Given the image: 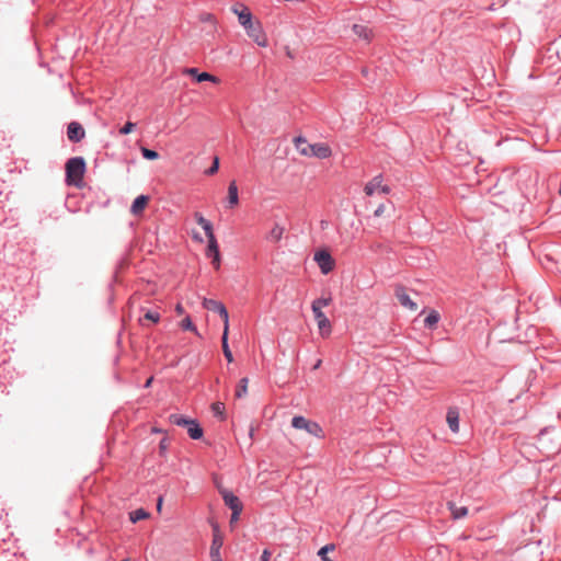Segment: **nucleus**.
Wrapping results in <instances>:
<instances>
[{
    "label": "nucleus",
    "instance_id": "37",
    "mask_svg": "<svg viewBox=\"0 0 561 561\" xmlns=\"http://www.w3.org/2000/svg\"><path fill=\"white\" fill-rule=\"evenodd\" d=\"M201 21L203 22H209V23H213L215 24L216 23V20H215V16L210 13H204L201 15Z\"/></svg>",
    "mask_w": 561,
    "mask_h": 561
},
{
    "label": "nucleus",
    "instance_id": "36",
    "mask_svg": "<svg viewBox=\"0 0 561 561\" xmlns=\"http://www.w3.org/2000/svg\"><path fill=\"white\" fill-rule=\"evenodd\" d=\"M219 160L215 158L213 165L206 171L207 174L211 175L218 171Z\"/></svg>",
    "mask_w": 561,
    "mask_h": 561
},
{
    "label": "nucleus",
    "instance_id": "22",
    "mask_svg": "<svg viewBox=\"0 0 561 561\" xmlns=\"http://www.w3.org/2000/svg\"><path fill=\"white\" fill-rule=\"evenodd\" d=\"M447 422H448L449 428L454 433H457L459 431V417H458L457 412L449 411L447 414Z\"/></svg>",
    "mask_w": 561,
    "mask_h": 561
},
{
    "label": "nucleus",
    "instance_id": "21",
    "mask_svg": "<svg viewBox=\"0 0 561 561\" xmlns=\"http://www.w3.org/2000/svg\"><path fill=\"white\" fill-rule=\"evenodd\" d=\"M222 545H224L222 536H217V538H213L211 545H210V551H209L210 558L221 556L220 550L222 548Z\"/></svg>",
    "mask_w": 561,
    "mask_h": 561
},
{
    "label": "nucleus",
    "instance_id": "5",
    "mask_svg": "<svg viewBox=\"0 0 561 561\" xmlns=\"http://www.w3.org/2000/svg\"><path fill=\"white\" fill-rule=\"evenodd\" d=\"M313 259L321 273L324 275L329 274L334 268V260L327 250L317 251Z\"/></svg>",
    "mask_w": 561,
    "mask_h": 561
},
{
    "label": "nucleus",
    "instance_id": "43",
    "mask_svg": "<svg viewBox=\"0 0 561 561\" xmlns=\"http://www.w3.org/2000/svg\"><path fill=\"white\" fill-rule=\"evenodd\" d=\"M152 380H153V378H152V377H150V378L146 381L145 387H146V388L150 387V386H151Z\"/></svg>",
    "mask_w": 561,
    "mask_h": 561
},
{
    "label": "nucleus",
    "instance_id": "27",
    "mask_svg": "<svg viewBox=\"0 0 561 561\" xmlns=\"http://www.w3.org/2000/svg\"><path fill=\"white\" fill-rule=\"evenodd\" d=\"M129 517H130V520L133 523H137L139 520H142V519L147 518L148 517V513L145 510L139 508V510H136V511L131 512Z\"/></svg>",
    "mask_w": 561,
    "mask_h": 561
},
{
    "label": "nucleus",
    "instance_id": "41",
    "mask_svg": "<svg viewBox=\"0 0 561 561\" xmlns=\"http://www.w3.org/2000/svg\"><path fill=\"white\" fill-rule=\"evenodd\" d=\"M270 558H271V552L268 550H264L262 552V556L260 558V561H270Z\"/></svg>",
    "mask_w": 561,
    "mask_h": 561
},
{
    "label": "nucleus",
    "instance_id": "31",
    "mask_svg": "<svg viewBox=\"0 0 561 561\" xmlns=\"http://www.w3.org/2000/svg\"><path fill=\"white\" fill-rule=\"evenodd\" d=\"M181 327H182V329H184V330H188V331H192V332H194V333L198 334L197 329H196V327L194 325V323L192 322V320H191V318H190V317H186V318H184V319L182 320V322H181Z\"/></svg>",
    "mask_w": 561,
    "mask_h": 561
},
{
    "label": "nucleus",
    "instance_id": "1",
    "mask_svg": "<svg viewBox=\"0 0 561 561\" xmlns=\"http://www.w3.org/2000/svg\"><path fill=\"white\" fill-rule=\"evenodd\" d=\"M295 147L298 152L306 157H316L318 159H327L332 154L329 145L324 142L309 144L305 138H295Z\"/></svg>",
    "mask_w": 561,
    "mask_h": 561
},
{
    "label": "nucleus",
    "instance_id": "15",
    "mask_svg": "<svg viewBox=\"0 0 561 561\" xmlns=\"http://www.w3.org/2000/svg\"><path fill=\"white\" fill-rule=\"evenodd\" d=\"M285 228L279 224H275L266 234V240L273 243H277L282 240Z\"/></svg>",
    "mask_w": 561,
    "mask_h": 561
},
{
    "label": "nucleus",
    "instance_id": "34",
    "mask_svg": "<svg viewBox=\"0 0 561 561\" xmlns=\"http://www.w3.org/2000/svg\"><path fill=\"white\" fill-rule=\"evenodd\" d=\"M145 319L150 320L152 322H158L160 320V314L157 311H147L145 313Z\"/></svg>",
    "mask_w": 561,
    "mask_h": 561
},
{
    "label": "nucleus",
    "instance_id": "8",
    "mask_svg": "<svg viewBox=\"0 0 561 561\" xmlns=\"http://www.w3.org/2000/svg\"><path fill=\"white\" fill-rule=\"evenodd\" d=\"M203 307L207 310L216 311L221 318H225V325H229V314L226 307L217 300L204 298Z\"/></svg>",
    "mask_w": 561,
    "mask_h": 561
},
{
    "label": "nucleus",
    "instance_id": "2",
    "mask_svg": "<svg viewBox=\"0 0 561 561\" xmlns=\"http://www.w3.org/2000/svg\"><path fill=\"white\" fill-rule=\"evenodd\" d=\"M85 172V161L82 157L70 158L66 163L67 183L79 186Z\"/></svg>",
    "mask_w": 561,
    "mask_h": 561
},
{
    "label": "nucleus",
    "instance_id": "29",
    "mask_svg": "<svg viewBox=\"0 0 561 561\" xmlns=\"http://www.w3.org/2000/svg\"><path fill=\"white\" fill-rule=\"evenodd\" d=\"M439 321V314L436 311H432L428 313V316L425 318L424 323L426 327H434Z\"/></svg>",
    "mask_w": 561,
    "mask_h": 561
},
{
    "label": "nucleus",
    "instance_id": "4",
    "mask_svg": "<svg viewBox=\"0 0 561 561\" xmlns=\"http://www.w3.org/2000/svg\"><path fill=\"white\" fill-rule=\"evenodd\" d=\"M247 35L252 38L259 46L266 47L268 42L263 31L262 24L259 21H253L250 25L244 27Z\"/></svg>",
    "mask_w": 561,
    "mask_h": 561
},
{
    "label": "nucleus",
    "instance_id": "10",
    "mask_svg": "<svg viewBox=\"0 0 561 561\" xmlns=\"http://www.w3.org/2000/svg\"><path fill=\"white\" fill-rule=\"evenodd\" d=\"M364 191L368 196H371L377 192L388 194L390 192V188L387 185H382L381 175H377L366 184Z\"/></svg>",
    "mask_w": 561,
    "mask_h": 561
},
{
    "label": "nucleus",
    "instance_id": "44",
    "mask_svg": "<svg viewBox=\"0 0 561 561\" xmlns=\"http://www.w3.org/2000/svg\"><path fill=\"white\" fill-rule=\"evenodd\" d=\"M321 365V359L317 360V363L313 366V369H318Z\"/></svg>",
    "mask_w": 561,
    "mask_h": 561
},
{
    "label": "nucleus",
    "instance_id": "12",
    "mask_svg": "<svg viewBox=\"0 0 561 561\" xmlns=\"http://www.w3.org/2000/svg\"><path fill=\"white\" fill-rule=\"evenodd\" d=\"M67 136L69 140L78 142L84 137V129L79 123L71 122L68 125Z\"/></svg>",
    "mask_w": 561,
    "mask_h": 561
},
{
    "label": "nucleus",
    "instance_id": "32",
    "mask_svg": "<svg viewBox=\"0 0 561 561\" xmlns=\"http://www.w3.org/2000/svg\"><path fill=\"white\" fill-rule=\"evenodd\" d=\"M211 410H213V413L216 416H220L221 419H224V416H225V405H224V403H221V402L213 403Z\"/></svg>",
    "mask_w": 561,
    "mask_h": 561
},
{
    "label": "nucleus",
    "instance_id": "20",
    "mask_svg": "<svg viewBox=\"0 0 561 561\" xmlns=\"http://www.w3.org/2000/svg\"><path fill=\"white\" fill-rule=\"evenodd\" d=\"M185 427L187 428V433L191 438L199 439L203 436V430L195 420H192Z\"/></svg>",
    "mask_w": 561,
    "mask_h": 561
},
{
    "label": "nucleus",
    "instance_id": "13",
    "mask_svg": "<svg viewBox=\"0 0 561 561\" xmlns=\"http://www.w3.org/2000/svg\"><path fill=\"white\" fill-rule=\"evenodd\" d=\"M396 296L399 300V302L404 307V308H408L409 310H416L417 309V305L410 298V296L408 295V293L405 291V289L403 288H398L396 290Z\"/></svg>",
    "mask_w": 561,
    "mask_h": 561
},
{
    "label": "nucleus",
    "instance_id": "17",
    "mask_svg": "<svg viewBox=\"0 0 561 561\" xmlns=\"http://www.w3.org/2000/svg\"><path fill=\"white\" fill-rule=\"evenodd\" d=\"M147 203H148L147 196L139 195L138 197H136L130 207L131 214H134V215L140 214L147 206Z\"/></svg>",
    "mask_w": 561,
    "mask_h": 561
},
{
    "label": "nucleus",
    "instance_id": "19",
    "mask_svg": "<svg viewBox=\"0 0 561 561\" xmlns=\"http://www.w3.org/2000/svg\"><path fill=\"white\" fill-rule=\"evenodd\" d=\"M196 222L203 228V230L207 236L214 234L213 225L209 220H207L202 214H195Z\"/></svg>",
    "mask_w": 561,
    "mask_h": 561
},
{
    "label": "nucleus",
    "instance_id": "46",
    "mask_svg": "<svg viewBox=\"0 0 561 561\" xmlns=\"http://www.w3.org/2000/svg\"><path fill=\"white\" fill-rule=\"evenodd\" d=\"M210 559H211V561H222L221 556L220 557H214V558H210Z\"/></svg>",
    "mask_w": 561,
    "mask_h": 561
},
{
    "label": "nucleus",
    "instance_id": "40",
    "mask_svg": "<svg viewBox=\"0 0 561 561\" xmlns=\"http://www.w3.org/2000/svg\"><path fill=\"white\" fill-rule=\"evenodd\" d=\"M241 511L242 510L232 511L231 518H230L231 524L236 523L239 519Z\"/></svg>",
    "mask_w": 561,
    "mask_h": 561
},
{
    "label": "nucleus",
    "instance_id": "38",
    "mask_svg": "<svg viewBox=\"0 0 561 561\" xmlns=\"http://www.w3.org/2000/svg\"><path fill=\"white\" fill-rule=\"evenodd\" d=\"M211 527H213V538H217V536H222L219 525L217 523H213Z\"/></svg>",
    "mask_w": 561,
    "mask_h": 561
},
{
    "label": "nucleus",
    "instance_id": "42",
    "mask_svg": "<svg viewBox=\"0 0 561 561\" xmlns=\"http://www.w3.org/2000/svg\"><path fill=\"white\" fill-rule=\"evenodd\" d=\"M175 311L179 314H182L184 312V309H183L182 305L178 304L176 307H175Z\"/></svg>",
    "mask_w": 561,
    "mask_h": 561
},
{
    "label": "nucleus",
    "instance_id": "16",
    "mask_svg": "<svg viewBox=\"0 0 561 561\" xmlns=\"http://www.w3.org/2000/svg\"><path fill=\"white\" fill-rule=\"evenodd\" d=\"M228 334H229V325H225V329H224V332H222V336H221V345H222V352H224V355L226 357V359L229 362V363H232L233 362V355H232V352L230 351V347H229V344H228Z\"/></svg>",
    "mask_w": 561,
    "mask_h": 561
},
{
    "label": "nucleus",
    "instance_id": "11",
    "mask_svg": "<svg viewBox=\"0 0 561 561\" xmlns=\"http://www.w3.org/2000/svg\"><path fill=\"white\" fill-rule=\"evenodd\" d=\"M219 492L224 499L225 504L231 510H242V504L238 496H236L231 491L219 488Z\"/></svg>",
    "mask_w": 561,
    "mask_h": 561
},
{
    "label": "nucleus",
    "instance_id": "24",
    "mask_svg": "<svg viewBox=\"0 0 561 561\" xmlns=\"http://www.w3.org/2000/svg\"><path fill=\"white\" fill-rule=\"evenodd\" d=\"M248 383H249V379L247 377L242 378L239 381V385L237 386L236 393H234L236 398L241 399L247 396Z\"/></svg>",
    "mask_w": 561,
    "mask_h": 561
},
{
    "label": "nucleus",
    "instance_id": "25",
    "mask_svg": "<svg viewBox=\"0 0 561 561\" xmlns=\"http://www.w3.org/2000/svg\"><path fill=\"white\" fill-rule=\"evenodd\" d=\"M170 422L172 424L179 425V426H187L192 420H188L182 415L179 414H171L170 415Z\"/></svg>",
    "mask_w": 561,
    "mask_h": 561
},
{
    "label": "nucleus",
    "instance_id": "26",
    "mask_svg": "<svg viewBox=\"0 0 561 561\" xmlns=\"http://www.w3.org/2000/svg\"><path fill=\"white\" fill-rule=\"evenodd\" d=\"M335 549V546L333 543H329V545H325L323 546L319 551H318V556L322 559V561H332L329 557H328V553L330 551H333Z\"/></svg>",
    "mask_w": 561,
    "mask_h": 561
},
{
    "label": "nucleus",
    "instance_id": "18",
    "mask_svg": "<svg viewBox=\"0 0 561 561\" xmlns=\"http://www.w3.org/2000/svg\"><path fill=\"white\" fill-rule=\"evenodd\" d=\"M228 203L230 207H234L239 203L238 186L234 181H232L228 186Z\"/></svg>",
    "mask_w": 561,
    "mask_h": 561
},
{
    "label": "nucleus",
    "instance_id": "6",
    "mask_svg": "<svg viewBox=\"0 0 561 561\" xmlns=\"http://www.w3.org/2000/svg\"><path fill=\"white\" fill-rule=\"evenodd\" d=\"M231 11L238 16V21L243 28L253 22L252 13L245 4L236 3Z\"/></svg>",
    "mask_w": 561,
    "mask_h": 561
},
{
    "label": "nucleus",
    "instance_id": "28",
    "mask_svg": "<svg viewBox=\"0 0 561 561\" xmlns=\"http://www.w3.org/2000/svg\"><path fill=\"white\" fill-rule=\"evenodd\" d=\"M332 299L331 297H321V298H318L316 299L312 305H311V309L316 308L321 310L323 307H327L331 304Z\"/></svg>",
    "mask_w": 561,
    "mask_h": 561
},
{
    "label": "nucleus",
    "instance_id": "23",
    "mask_svg": "<svg viewBox=\"0 0 561 561\" xmlns=\"http://www.w3.org/2000/svg\"><path fill=\"white\" fill-rule=\"evenodd\" d=\"M451 515L455 519L465 517L468 513L466 506H457L455 503H448Z\"/></svg>",
    "mask_w": 561,
    "mask_h": 561
},
{
    "label": "nucleus",
    "instance_id": "35",
    "mask_svg": "<svg viewBox=\"0 0 561 561\" xmlns=\"http://www.w3.org/2000/svg\"><path fill=\"white\" fill-rule=\"evenodd\" d=\"M134 128H135V124H134V123H131V122H127V123H126V124L121 128L119 133H121L122 135H127V134L131 133V131L134 130Z\"/></svg>",
    "mask_w": 561,
    "mask_h": 561
},
{
    "label": "nucleus",
    "instance_id": "33",
    "mask_svg": "<svg viewBox=\"0 0 561 561\" xmlns=\"http://www.w3.org/2000/svg\"><path fill=\"white\" fill-rule=\"evenodd\" d=\"M141 154L147 160H156L159 157L157 151L145 148V147L141 148Z\"/></svg>",
    "mask_w": 561,
    "mask_h": 561
},
{
    "label": "nucleus",
    "instance_id": "30",
    "mask_svg": "<svg viewBox=\"0 0 561 561\" xmlns=\"http://www.w3.org/2000/svg\"><path fill=\"white\" fill-rule=\"evenodd\" d=\"M353 32L358 36V37H363L365 39H368L369 37V32L367 30L366 26L364 25H358V24H354L353 25Z\"/></svg>",
    "mask_w": 561,
    "mask_h": 561
},
{
    "label": "nucleus",
    "instance_id": "45",
    "mask_svg": "<svg viewBox=\"0 0 561 561\" xmlns=\"http://www.w3.org/2000/svg\"><path fill=\"white\" fill-rule=\"evenodd\" d=\"M161 505H162V499H161V497H159V500H158V505H157L159 511L161 510Z\"/></svg>",
    "mask_w": 561,
    "mask_h": 561
},
{
    "label": "nucleus",
    "instance_id": "14",
    "mask_svg": "<svg viewBox=\"0 0 561 561\" xmlns=\"http://www.w3.org/2000/svg\"><path fill=\"white\" fill-rule=\"evenodd\" d=\"M185 73L194 77L196 79L197 82H203V81H210L213 83H218L219 82V79L208 72H202L199 73L198 70L196 68H187L185 70Z\"/></svg>",
    "mask_w": 561,
    "mask_h": 561
},
{
    "label": "nucleus",
    "instance_id": "9",
    "mask_svg": "<svg viewBox=\"0 0 561 561\" xmlns=\"http://www.w3.org/2000/svg\"><path fill=\"white\" fill-rule=\"evenodd\" d=\"M208 239V245L206 254L208 257L213 259V265L216 270H219L220 267V253L218 249V243L215 238V234L207 236Z\"/></svg>",
    "mask_w": 561,
    "mask_h": 561
},
{
    "label": "nucleus",
    "instance_id": "7",
    "mask_svg": "<svg viewBox=\"0 0 561 561\" xmlns=\"http://www.w3.org/2000/svg\"><path fill=\"white\" fill-rule=\"evenodd\" d=\"M314 319L317 321V325L319 329V332L322 337H328L331 333V322L325 317V314L322 312V310H319L316 308L312 309Z\"/></svg>",
    "mask_w": 561,
    "mask_h": 561
},
{
    "label": "nucleus",
    "instance_id": "3",
    "mask_svg": "<svg viewBox=\"0 0 561 561\" xmlns=\"http://www.w3.org/2000/svg\"><path fill=\"white\" fill-rule=\"evenodd\" d=\"M291 426L296 430L306 431L310 435L318 437V438L323 436V430L317 422L309 421L301 415H297V416L293 417Z\"/></svg>",
    "mask_w": 561,
    "mask_h": 561
},
{
    "label": "nucleus",
    "instance_id": "39",
    "mask_svg": "<svg viewBox=\"0 0 561 561\" xmlns=\"http://www.w3.org/2000/svg\"><path fill=\"white\" fill-rule=\"evenodd\" d=\"M386 207L383 204L379 205L377 209L375 210L374 215L375 217H380L385 214Z\"/></svg>",
    "mask_w": 561,
    "mask_h": 561
}]
</instances>
